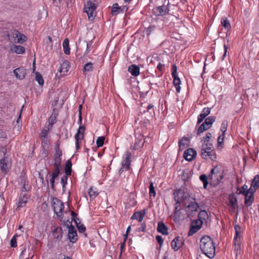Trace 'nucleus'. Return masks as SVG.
I'll use <instances>...</instances> for the list:
<instances>
[{
  "mask_svg": "<svg viewBox=\"0 0 259 259\" xmlns=\"http://www.w3.org/2000/svg\"><path fill=\"white\" fill-rule=\"evenodd\" d=\"M200 248L201 252L210 258H212L215 253L214 243L208 236H203L200 241Z\"/></svg>",
  "mask_w": 259,
  "mask_h": 259,
  "instance_id": "obj_1",
  "label": "nucleus"
},
{
  "mask_svg": "<svg viewBox=\"0 0 259 259\" xmlns=\"http://www.w3.org/2000/svg\"><path fill=\"white\" fill-rule=\"evenodd\" d=\"M224 178V171L218 166H215L211 171L208 175V179L210 185L215 187L218 186Z\"/></svg>",
  "mask_w": 259,
  "mask_h": 259,
  "instance_id": "obj_2",
  "label": "nucleus"
},
{
  "mask_svg": "<svg viewBox=\"0 0 259 259\" xmlns=\"http://www.w3.org/2000/svg\"><path fill=\"white\" fill-rule=\"evenodd\" d=\"M201 157L203 159L209 158L212 160H215L217 158L213 146L210 143H206L202 145L201 152Z\"/></svg>",
  "mask_w": 259,
  "mask_h": 259,
  "instance_id": "obj_3",
  "label": "nucleus"
},
{
  "mask_svg": "<svg viewBox=\"0 0 259 259\" xmlns=\"http://www.w3.org/2000/svg\"><path fill=\"white\" fill-rule=\"evenodd\" d=\"M161 6L156 7L153 9V14L155 16H163L168 14L170 2L168 0H163Z\"/></svg>",
  "mask_w": 259,
  "mask_h": 259,
  "instance_id": "obj_4",
  "label": "nucleus"
},
{
  "mask_svg": "<svg viewBox=\"0 0 259 259\" xmlns=\"http://www.w3.org/2000/svg\"><path fill=\"white\" fill-rule=\"evenodd\" d=\"M52 206L57 217L59 219H62L63 218L62 213L64 209L63 202L57 198H53L52 201Z\"/></svg>",
  "mask_w": 259,
  "mask_h": 259,
  "instance_id": "obj_5",
  "label": "nucleus"
},
{
  "mask_svg": "<svg viewBox=\"0 0 259 259\" xmlns=\"http://www.w3.org/2000/svg\"><path fill=\"white\" fill-rule=\"evenodd\" d=\"M8 38L10 41H14L19 44L23 43L27 39L26 36L16 30H14L9 33Z\"/></svg>",
  "mask_w": 259,
  "mask_h": 259,
  "instance_id": "obj_6",
  "label": "nucleus"
},
{
  "mask_svg": "<svg viewBox=\"0 0 259 259\" xmlns=\"http://www.w3.org/2000/svg\"><path fill=\"white\" fill-rule=\"evenodd\" d=\"M97 7L94 3L89 1L87 2L84 7V12L87 13L88 16V18L90 20H93L94 19L96 14L95 12Z\"/></svg>",
  "mask_w": 259,
  "mask_h": 259,
  "instance_id": "obj_7",
  "label": "nucleus"
},
{
  "mask_svg": "<svg viewBox=\"0 0 259 259\" xmlns=\"http://www.w3.org/2000/svg\"><path fill=\"white\" fill-rule=\"evenodd\" d=\"M123 160L122 162L121 167L119 170V174H121L124 171L128 170L130 169L131 164V153L127 151L123 157Z\"/></svg>",
  "mask_w": 259,
  "mask_h": 259,
  "instance_id": "obj_8",
  "label": "nucleus"
},
{
  "mask_svg": "<svg viewBox=\"0 0 259 259\" xmlns=\"http://www.w3.org/2000/svg\"><path fill=\"white\" fill-rule=\"evenodd\" d=\"M62 151L60 149L59 144H56L55 146V153L54 158V169L60 170L61 162Z\"/></svg>",
  "mask_w": 259,
  "mask_h": 259,
  "instance_id": "obj_9",
  "label": "nucleus"
},
{
  "mask_svg": "<svg viewBox=\"0 0 259 259\" xmlns=\"http://www.w3.org/2000/svg\"><path fill=\"white\" fill-rule=\"evenodd\" d=\"M174 199L175 201L179 200L180 202H185L189 201L192 199V197L188 196V194H186L184 190L182 189L177 190L174 194Z\"/></svg>",
  "mask_w": 259,
  "mask_h": 259,
  "instance_id": "obj_10",
  "label": "nucleus"
},
{
  "mask_svg": "<svg viewBox=\"0 0 259 259\" xmlns=\"http://www.w3.org/2000/svg\"><path fill=\"white\" fill-rule=\"evenodd\" d=\"M60 172V170L54 169L52 174L48 172L46 176V179L47 183H48L49 182H50L51 184V188L54 190H55V181L58 178Z\"/></svg>",
  "mask_w": 259,
  "mask_h": 259,
  "instance_id": "obj_11",
  "label": "nucleus"
},
{
  "mask_svg": "<svg viewBox=\"0 0 259 259\" xmlns=\"http://www.w3.org/2000/svg\"><path fill=\"white\" fill-rule=\"evenodd\" d=\"M28 198L29 196L26 193V190L25 187L24 186L22 188V192L20 195L19 201L18 204L17 209L24 207L27 203Z\"/></svg>",
  "mask_w": 259,
  "mask_h": 259,
  "instance_id": "obj_12",
  "label": "nucleus"
},
{
  "mask_svg": "<svg viewBox=\"0 0 259 259\" xmlns=\"http://www.w3.org/2000/svg\"><path fill=\"white\" fill-rule=\"evenodd\" d=\"M67 226L68 228V238L69 241L73 243H75L78 239L76 230L71 224L70 226L67 224Z\"/></svg>",
  "mask_w": 259,
  "mask_h": 259,
  "instance_id": "obj_13",
  "label": "nucleus"
},
{
  "mask_svg": "<svg viewBox=\"0 0 259 259\" xmlns=\"http://www.w3.org/2000/svg\"><path fill=\"white\" fill-rule=\"evenodd\" d=\"M184 206L188 208L189 210L192 212H195L197 211L199 208V205L196 202L195 198L192 197V199H190L189 201H187L183 204Z\"/></svg>",
  "mask_w": 259,
  "mask_h": 259,
  "instance_id": "obj_14",
  "label": "nucleus"
},
{
  "mask_svg": "<svg viewBox=\"0 0 259 259\" xmlns=\"http://www.w3.org/2000/svg\"><path fill=\"white\" fill-rule=\"evenodd\" d=\"M184 240L183 237L177 236L176 237L171 243L172 248L175 251H178L184 244Z\"/></svg>",
  "mask_w": 259,
  "mask_h": 259,
  "instance_id": "obj_15",
  "label": "nucleus"
},
{
  "mask_svg": "<svg viewBox=\"0 0 259 259\" xmlns=\"http://www.w3.org/2000/svg\"><path fill=\"white\" fill-rule=\"evenodd\" d=\"M128 7L127 5H125L122 7H121L118 6L117 3H115L112 6L111 14L113 15H116L120 12L123 13L126 11Z\"/></svg>",
  "mask_w": 259,
  "mask_h": 259,
  "instance_id": "obj_16",
  "label": "nucleus"
},
{
  "mask_svg": "<svg viewBox=\"0 0 259 259\" xmlns=\"http://www.w3.org/2000/svg\"><path fill=\"white\" fill-rule=\"evenodd\" d=\"M197 152L193 148H188L184 153V157L188 161L192 160L196 156Z\"/></svg>",
  "mask_w": 259,
  "mask_h": 259,
  "instance_id": "obj_17",
  "label": "nucleus"
},
{
  "mask_svg": "<svg viewBox=\"0 0 259 259\" xmlns=\"http://www.w3.org/2000/svg\"><path fill=\"white\" fill-rule=\"evenodd\" d=\"M210 113V108L209 107H205L203 108L201 113L198 116L197 125L200 124L205 118Z\"/></svg>",
  "mask_w": 259,
  "mask_h": 259,
  "instance_id": "obj_18",
  "label": "nucleus"
},
{
  "mask_svg": "<svg viewBox=\"0 0 259 259\" xmlns=\"http://www.w3.org/2000/svg\"><path fill=\"white\" fill-rule=\"evenodd\" d=\"M70 65L69 61L65 60L61 65L58 71L62 73V75H65L70 68Z\"/></svg>",
  "mask_w": 259,
  "mask_h": 259,
  "instance_id": "obj_19",
  "label": "nucleus"
},
{
  "mask_svg": "<svg viewBox=\"0 0 259 259\" xmlns=\"http://www.w3.org/2000/svg\"><path fill=\"white\" fill-rule=\"evenodd\" d=\"M0 168L2 172L6 174L9 168V161L5 156L0 160Z\"/></svg>",
  "mask_w": 259,
  "mask_h": 259,
  "instance_id": "obj_20",
  "label": "nucleus"
},
{
  "mask_svg": "<svg viewBox=\"0 0 259 259\" xmlns=\"http://www.w3.org/2000/svg\"><path fill=\"white\" fill-rule=\"evenodd\" d=\"M13 73L19 79H23L25 78L26 72L23 68L19 67L14 70Z\"/></svg>",
  "mask_w": 259,
  "mask_h": 259,
  "instance_id": "obj_21",
  "label": "nucleus"
},
{
  "mask_svg": "<svg viewBox=\"0 0 259 259\" xmlns=\"http://www.w3.org/2000/svg\"><path fill=\"white\" fill-rule=\"evenodd\" d=\"M146 214L145 210L135 212L131 217L132 220H137L139 222H142Z\"/></svg>",
  "mask_w": 259,
  "mask_h": 259,
  "instance_id": "obj_22",
  "label": "nucleus"
},
{
  "mask_svg": "<svg viewBox=\"0 0 259 259\" xmlns=\"http://www.w3.org/2000/svg\"><path fill=\"white\" fill-rule=\"evenodd\" d=\"M157 231L162 235H167L168 233L167 227L162 222L158 223Z\"/></svg>",
  "mask_w": 259,
  "mask_h": 259,
  "instance_id": "obj_23",
  "label": "nucleus"
},
{
  "mask_svg": "<svg viewBox=\"0 0 259 259\" xmlns=\"http://www.w3.org/2000/svg\"><path fill=\"white\" fill-rule=\"evenodd\" d=\"M63 230L61 227H57L52 230V234L54 237L57 239H61L63 236Z\"/></svg>",
  "mask_w": 259,
  "mask_h": 259,
  "instance_id": "obj_24",
  "label": "nucleus"
},
{
  "mask_svg": "<svg viewBox=\"0 0 259 259\" xmlns=\"http://www.w3.org/2000/svg\"><path fill=\"white\" fill-rule=\"evenodd\" d=\"M128 71L133 76H137L140 74V67L137 65L132 64L128 67Z\"/></svg>",
  "mask_w": 259,
  "mask_h": 259,
  "instance_id": "obj_25",
  "label": "nucleus"
},
{
  "mask_svg": "<svg viewBox=\"0 0 259 259\" xmlns=\"http://www.w3.org/2000/svg\"><path fill=\"white\" fill-rule=\"evenodd\" d=\"M245 197L244 205L246 207H249L254 202V196L252 194H244L243 195Z\"/></svg>",
  "mask_w": 259,
  "mask_h": 259,
  "instance_id": "obj_26",
  "label": "nucleus"
},
{
  "mask_svg": "<svg viewBox=\"0 0 259 259\" xmlns=\"http://www.w3.org/2000/svg\"><path fill=\"white\" fill-rule=\"evenodd\" d=\"M229 199L230 205L233 209H235L238 207L237 204V199L233 194L229 195Z\"/></svg>",
  "mask_w": 259,
  "mask_h": 259,
  "instance_id": "obj_27",
  "label": "nucleus"
},
{
  "mask_svg": "<svg viewBox=\"0 0 259 259\" xmlns=\"http://www.w3.org/2000/svg\"><path fill=\"white\" fill-rule=\"evenodd\" d=\"M89 195L92 200L95 198L99 194V192L97 188L94 187H91L88 190Z\"/></svg>",
  "mask_w": 259,
  "mask_h": 259,
  "instance_id": "obj_28",
  "label": "nucleus"
},
{
  "mask_svg": "<svg viewBox=\"0 0 259 259\" xmlns=\"http://www.w3.org/2000/svg\"><path fill=\"white\" fill-rule=\"evenodd\" d=\"M12 50L17 54H22L25 52V48L21 46L13 45Z\"/></svg>",
  "mask_w": 259,
  "mask_h": 259,
  "instance_id": "obj_29",
  "label": "nucleus"
},
{
  "mask_svg": "<svg viewBox=\"0 0 259 259\" xmlns=\"http://www.w3.org/2000/svg\"><path fill=\"white\" fill-rule=\"evenodd\" d=\"M85 131V126L83 125H80L76 134L75 135V139L77 138H83V133Z\"/></svg>",
  "mask_w": 259,
  "mask_h": 259,
  "instance_id": "obj_30",
  "label": "nucleus"
},
{
  "mask_svg": "<svg viewBox=\"0 0 259 259\" xmlns=\"http://www.w3.org/2000/svg\"><path fill=\"white\" fill-rule=\"evenodd\" d=\"M215 116H210L205 118L203 123L205 124V125L210 128L212 124L215 121Z\"/></svg>",
  "mask_w": 259,
  "mask_h": 259,
  "instance_id": "obj_31",
  "label": "nucleus"
},
{
  "mask_svg": "<svg viewBox=\"0 0 259 259\" xmlns=\"http://www.w3.org/2000/svg\"><path fill=\"white\" fill-rule=\"evenodd\" d=\"M63 51L65 54L69 55L70 54V48L69 47V40L65 38L63 42Z\"/></svg>",
  "mask_w": 259,
  "mask_h": 259,
  "instance_id": "obj_32",
  "label": "nucleus"
},
{
  "mask_svg": "<svg viewBox=\"0 0 259 259\" xmlns=\"http://www.w3.org/2000/svg\"><path fill=\"white\" fill-rule=\"evenodd\" d=\"M188 139L187 137H183L179 142L180 149H184L188 146Z\"/></svg>",
  "mask_w": 259,
  "mask_h": 259,
  "instance_id": "obj_33",
  "label": "nucleus"
},
{
  "mask_svg": "<svg viewBox=\"0 0 259 259\" xmlns=\"http://www.w3.org/2000/svg\"><path fill=\"white\" fill-rule=\"evenodd\" d=\"M71 167H72V163L70 159L68 160L66 162L65 167V174L67 175L70 176L71 174Z\"/></svg>",
  "mask_w": 259,
  "mask_h": 259,
  "instance_id": "obj_34",
  "label": "nucleus"
},
{
  "mask_svg": "<svg viewBox=\"0 0 259 259\" xmlns=\"http://www.w3.org/2000/svg\"><path fill=\"white\" fill-rule=\"evenodd\" d=\"M209 128V127L205 125V124L203 122L202 124L200 125L197 130V135L199 136L200 134L202 133L203 132L208 130Z\"/></svg>",
  "mask_w": 259,
  "mask_h": 259,
  "instance_id": "obj_35",
  "label": "nucleus"
},
{
  "mask_svg": "<svg viewBox=\"0 0 259 259\" xmlns=\"http://www.w3.org/2000/svg\"><path fill=\"white\" fill-rule=\"evenodd\" d=\"M221 22L223 26L226 29H230L231 28L230 22L226 17H223L221 19Z\"/></svg>",
  "mask_w": 259,
  "mask_h": 259,
  "instance_id": "obj_36",
  "label": "nucleus"
},
{
  "mask_svg": "<svg viewBox=\"0 0 259 259\" xmlns=\"http://www.w3.org/2000/svg\"><path fill=\"white\" fill-rule=\"evenodd\" d=\"M199 179L203 182L204 188L206 189L207 185L208 184V178H207V177L205 175L203 174L200 176Z\"/></svg>",
  "mask_w": 259,
  "mask_h": 259,
  "instance_id": "obj_37",
  "label": "nucleus"
},
{
  "mask_svg": "<svg viewBox=\"0 0 259 259\" xmlns=\"http://www.w3.org/2000/svg\"><path fill=\"white\" fill-rule=\"evenodd\" d=\"M251 185V187L259 188V175H257L254 177Z\"/></svg>",
  "mask_w": 259,
  "mask_h": 259,
  "instance_id": "obj_38",
  "label": "nucleus"
},
{
  "mask_svg": "<svg viewBox=\"0 0 259 259\" xmlns=\"http://www.w3.org/2000/svg\"><path fill=\"white\" fill-rule=\"evenodd\" d=\"M35 80L40 85H42L44 83V80L42 75L38 72L35 73Z\"/></svg>",
  "mask_w": 259,
  "mask_h": 259,
  "instance_id": "obj_39",
  "label": "nucleus"
},
{
  "mask_svg": "<svg viewBox=\"0 0 259 259\" xmlns=\"http://www.w3.org/2000/svg\"><path fill=\"white\" fill-rule=\"evenodd\" d=\"M228 127V122L226 120H223L221 124V131L223 135H225V133Z\"/></svg>",
  "mask_w": 259,
  "mask_h": 259,
  "instance_id": "obj_40",
  "label": "nucleus"
},
{
  "mask_svg": "<svg viewBox=\"0 0 259 259\" xmlns=\"http://www.w3.org/2000/svg\"><path fill=\"white\" fill-rule=\"evenodd\" d=\"M200 229V226L198 227H196L191 225L188 234V236H192L195 233H196Z\"/></svg>",
  "mask_w": 259,
  "mask_h": 259,
  "instance_id": "obj_41",
  "label": "nucleus"
},
{
  "mask_svg": "<svg viewBox=\"0 0 259 259\" xmlns=\"http://www.w3.org/2000/svg\"><path fill=\"white\" fill-rule=\"evenodd\" d=\"M208 214L206 210H201L199 212L198 214V219H200L202 221L205 220L206 218H207Z\"/></svg>",
  "mask_w": 259,
  "mask_h": 259,
  "instance_id": "obj_42",
  "label": "nucleus"
},
{
  "mask_svg": "<svg viewBox=\"0 0 259 259\" xmlns=\"http://www.w3.org/2000/svg\"><path fill=\"white\" fill-rule=\"evenodd\" d=\"M149 195L150 197L153 196L155 197L156 195V192L155 191V188L154 187V184L152 182H151L150 183L149 186Z\"/></svg>",
  "mask_w": 259,
  "mask_h": 259,
  "instance_id": "obj_43",
  "label": "nucleus"
},
{
  "mask_svg": "<svg viewBox=\"0 0 259 259\" xmlns=\"http://www.w3.org/2000/svg\"><path fill=\"white\" fill-rule=\"evenodd\" d=\"M174 85L175 86L176 88V91L178 93H180L181 91V87L180 86L181 84V80L180 78L175 79V80H173Z\"/></svg>",
  "mask_w": 259,
  "mask_h": 259,
  "instance_id": "obj_44",
  "label": "nucleus"
},
{
  "mask_svg": "<svg viewBox=\"0 0 259 259\" xmlns=\"http://www.w3.org/2000/svg\"><path fill=\"white\" fill-rule=\"evenodd\" d=\"M156 29H158L155 26H150L146 30L145 33L147 35H149L153 33Z\"/></svg>",
  "mask_w": 259,
  "mask_h": 259,
  "instance_id": "obj_45",
  "label": "nucleus"
},
{
  "mask_svg": "<svg viewBox=\"0 0 259 259\" xmlns=\"http://www.w3.org/2000/svg\"><path fill=\"white\" fill-rule=\"evenodd\" d=\"M93 70V64L91 62L86 63L83 67V71H92Z\"/></svg>",
  "mask_w": 259,
  "mask_h": 259,
  "instance_id": "obj_46",
  "label": "nucleus"
},
{
  "mask_svg": "<svg viewBox=\"0 0 259 259\" xmlns=\"http://www.w3.org/2000/svg\"><path fill=\"white\" fill-rule=\"evenodd\" d=\"M234 229L235 230V235L234 240H236L239 237V234L241 232V228L239 225H236L234 226Z\"/></svg>",
  "mask_w": 259,
  "mask_h": 259,
  "instance_id": "obj_47",
  "label": "nucleus"
},
{
  "mask_svg": "<svg viewBox=\"0 0 259 259\" xmlns=\"http://www.w3.org/2000/svg\"><path fill=\"white\" fill-rule=\"evenodd\" d=\"M105 139V138L103 136L99 137L98 138L96 141V144L98 147H101L103 146Z\"/></svg>",
  "mask_w": 259,
  "mask_h": 259,
  "instance_id": "obj_48",
  "label": "nucleus"
},
{
  "mask_svg": "<svg viewBox=\"0 0 259 259\" xmlns=\"http://www.w3.org/2000/svg\"><path fill=\"white\" fill-rule=\"evenodd\" d=\"M248 190V186L246 184H244L240 188L237 189L238 194L244 195L245 192Z\"/></svg>",
  "mask_w": 259,
  "mask_h": 259,
  "instance_id": "obj_49",
  "label": "nucleus"
},
{
  "mask_svg": "<svg viewBox=\"0 0 259 259\" xmlns=\"http://www.w3.org/2000/svg\"><path fill=\"white\" fill-rule=\"evenodd\" d=\"M203 224V221L200 219H196L192 223L191 225L196 227H200V228L202 227Z\"/></svg>",
  "mask_w": 259,
  "mask_h": 259,
  "instance_id": "obj_50",
  "label": "nucleus"
},
{
  "mask_svg": "<svg viewBox=\"0 0 259 259\" xmlns=\"http://www.w3.org/2000/svg\"><path fill=\"white\" fill-rule=\"evenodd\" d=\"M234 251L236 253V257L238 256V252L239 250L240 249V246L237 240H234Z\"/></svg>",
  "mask_w": 259,
  "mask_h": 259,
  "instance_id": "obj_51",
  "label": "nucleus"
},
{
  "mask_svg": "<svg viewBox=\"0 0 259 259\" xmlns=\"http://www.w3.org/2000/svg\"><path fill=\"white\" fill-rule=\"evenodd\" d=\"M144 113L146 112H149L151 114H154V105L152 104H149L147 107L146 110L143 111Z\"/></svg>",
  "mask_w": 259,
  "mask_h": 259,
  "instance_id": "obj_52",
  "label": "nucleus"
},
{
  "mask_svg": "<svg viewBox=\"0 0 259 259\" xmlns=\"http://www.w3.org/2000/svg\"><path fill=\"white\" fill-rule=\"evenodd\" d=\"M48 133H49V129L48 130L43 129L41 131L40 134V136H39L40 139L47 138Z\"/></svg>",
  "mask_w": 259,
  "mask_h": 259,
  "instance_id": "obj_53",
  "label": "nucleus"
},
{
  "mask_svg": "<svg viewBox=\"0 0 259 259\" xmlns=\"http://www.w3.org/2000/svg\"><path fill=\"white\" fill-rule=\"evenodd\" d=\"M68 176L69 175H67L65 174L61 178V183L62 185L63 188L65 187V185L67 184Z\"/></svg>",
  "mask_w": 259,
  "mask_h": 259,
  "instance_id": "obj_54",
  "label": "nucleus"
},
{
  "mask_svg": "<svg viewBox=\"0 0 259 259\" xmlns=\"http://www.w3.org/2000/svg\"><path fill=\"white\" fill-rule=\"evenodd\" d=\"M176 202L175 203V211H174V213L175 214H177L178 213V212L180 210V208H179L180 206V204H181V202L179 201V200H178V201H175Z\"/></svg>",
  "mask_w": 259,
  "mask_h": 259,
  "instance_id": "obj_55",
  "label": "nucleus"
},
{
  "mask_svg": "<svg viewBox=\"0 0 259 259\" xmlns=\"http://www.w3.org/2000/svg\"><path fill=\"white\" fill-rule=\"evenodd\" d=\"M92 44H93L92 40L88 41L87 42V49L84 54V56L87 55L89 54V53L90 52V51L91 50L90 48L91 46H92Z\"/></svg>",
  "mask_w": 259,
  "mask_h": 259,
  "instance_id": "obj_56",
  "label": "nucleus"
},
{
  "mask_svg": "<svg viewBox=\"0 0 259 259\" xmlns=\"http://www.w3.org/2000/svg\"><path fill=\"white\" fill-rule=\"evenodd\" d=\"M257 189L258 188H256L255 187H251V186L250 188H248V190H247L246 192H245V193L249 195L252 194L254 195L255 192Z\"/></svg>",
  "mask_w": 259,
  "mask_h": 259,
  "instance_id": "obj_57",
  "label": "nucleus"
},
{
  "mask_svg": "<svg viewBox=\"0 0 259 259\" xmlns=\"http://www.w3.org/2000/svg\"><path fill=\"white\" fill-rule=\"evenodd\" d=\"M77 229L80 233H84L85 231L86 228L83 224L76 225Z\"/></svg>",
  "mask_w": 259,
  "mask_h": 259,
  "instance_id": "obj_58",
  "label": "nucleus"
},
{
  "mask_svg": "<svg viewBox=\"0 0 259 259\" xmlns=\"http://www.w3.org/2000/svg\"><path fill=\"white\" fill-rule=\"evenodd\" d=\"M10 245L12 247H15L17 246V240L15 236H14L11 239L10 241Z\"/></svg>",
  "mask_w": 259,
  "mask_h": 259,
  "instance_id": "obj_59",
  "label": "nucleus"
},
{
  "mask_svg": "<svg viewBox=\"0 0 259 259\" xmlns=\"http://www.w3.org/2000/svg\"><path fill=\"white\" fill-rule=\"evenodd\" d=\"M211 134L210 133H207L206 134V136L205 137H204L202 139V141H204V142L205 143V142H208L209 140V139L211 138Z\"/></svg>",
  "mask_w": 259,
  "mask_h": 259,
  "instance_id": "obj_60",
  "label": "nucleus"
},
{
  "mask_svg": "<svg viewBox=\"0 0 259 259\" xmlns=\"http://www.w3.org/2000/svg\"><path fill=\"white\" fill-rule=\"evenodd\" d=\"M146 226L145 223L141 224L140 227L137 229V231L139 232H145L146 230Z\"/></svg>",
  "mask_w": 259,
  "mask_h": 259,
  "instance_id": "obj_61",
  "label": "nucleus"
},
{
  "mask_svg": "<svg viewBox=\"0 0 259 259\" xmlns=\"http://www.w3.org/2000/svg\"><path fill=\"white\" fill-rule=\"evenodd\" d=\"M156 240L159 244L160 246H161L163 243V239L162 237L160 235H157L156 236Z\"/></svg>",
  "mask_w": 259,
  "mask_h": 259,
  "instance_id": "obj_62",
  "label": "nucleus"
},
{
  "mask_svg": "<svg viewBox=\"0 0 259 259\" xmlns=\"http://www.w3.org/2000/svg\"><path fill=\"white\" fill-rule=\"evenodd\" d=\"M225 135H223V134L222 135H220L218 138V144L219 146L221 145L224 142Z\"/></svg>",
  "mask_w": 259,
  "mask_h": 259,
  "instance_id": "obj_63",
  "label": "nucleus"
},
{
  "mask_svg": "<svg viewBox=\"0 0 259 259\" xmlns=\"http://www.w3.org/2000/svg\"><path fill=\"white\" fill-rule=\"evenodd\" d=\"M56 116L51 115V117L49 118V122L51 124H53L56 121Z\"/></svg>",
  "mask_w": 259,
  "mask_h": 259,
  "instance_id": "obj_64",
  "label": "nucleus"
}]
</instances>
